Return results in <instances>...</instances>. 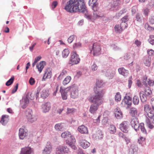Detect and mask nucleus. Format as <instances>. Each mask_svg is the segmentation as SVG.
<instances>
[{"label": "nucleus", "mask_w": 154, "mask_h": 154, "mask_svg": "<svg viewBox=\"0 0 154 154\" xmlns=\"http://www.w3.org/2000/svg\"><path fill=\"white\" fill-rule=\"evenodd\" d=\"M149 12V9L147 8L144 9L143 10V14L145 16H148Z\"/></svg>", "instance_id": "nucleus-61"}, {"label": "nucleus", "mask_w": 154, "mask_h": 154, "mask_svg": "<svg viewBox=\"0 0 154 154\" xmlns=\"http://www.w3.org/2000/svg\"><path fill=\"white\" fill-rule=\"evenodd\" d=\"M32 113V110L30 109H28L26 110V118L28 121L31 123L37 120V117L33 115Z\"/></svg>", "instance_id": "nucleus-5"}, {"label": "nucleus", "mask_w": 154, "mask_h": 154, "mask_svg": "<svg viewBox=\"0 0 154 154\" xmlns=\"http://www.w3.org/2000/svg\"><path fill=\"white\" fill-rule=\"evenodd\" d=\"M150 61V57H145L143 60V62L146 66H149L151 65Z\"/></svg>", "instance_id": "nucleus-33"}, {"label": "nucleus", "mask_w": 154, "mask_h": 154, "mask_svg": "<svg viewBox=\"0 0 154 154\" xmlns=\"http://www.w3.org/2000/svg\"><path fill=\"white\" fill-rule=\"evenodd\" d=\"M51 108V104L48 102L42 104L41 106V109L44 113L48 112Z\"/></svg>", "instance_id": "nucleus-14"}, {"label": "nucleus", "mask_w": 154, "mask_h": 154, "mask_svg": "<svg viewBox=\"0 0 154 154\" xmlns=\"http://www.w3.org/2000/svg\"><path fill=\"white\" fill-rule=\"evenodd\" d=\"M91 68L92 70L94 71L97 69V66L96 64L94 63L92 66Z\"/></svg>", "instance_id": "nucleus-63"}, {"label": "nucleus", "mask_w": 154, "mask_h": 154, "mask_svg": "<svg viewBox=\"0 0 154 154\" xmlns=\"http://www.w3.org/2000/svg\"><path fill=\"white\" fill-rule=\"evenodd\" d=\"M140 99L142 102L146 101L147 99L148 96L146 95L145 94L143 93V91L140 92Z\"/></svg>", "instance_id": "nucleus-34"}, {"label": "nucleus", "mask_w": 154, "mask_h": 154, "mask_svg": "<svg viewBox=\"0 0 154 154\" xmlns=\"http://www.w3.org/2000/svg\"><path fill=\"white\" fill-rule=\"evenodd\" d=\"M81 46V44L80 42L75 43L73 46L74 49L78 47H80Z\"/></svg>", "instance_id": "nucleus-60"}, {"label": "nucleus", "mask_w": 154, "mask_h": 154, "mask_svg": "<svg viewBox=\"0 0 154 154\" xmlns=\"http://www.w3.org/2000/svg\"><path fill=\"white\" fill-rule=\"evenodd\" d=\"M92 9L94 11L93 13V19H95L97 18L100 17V16L99 15V12L97 11L98 8L97 5H92Z\"/></svg>", "instance_id": "nucleus-17"}, {"label": "nucleus", "mask_w": 154, "mask_h": 154, "mask_svg": "<svg viewBox=\"0 0 154 154\" xmlns=\"http://www.w3.org/2000/svg\"><path fill=\"white\" fill-rule=\"evenodd\" d=\"M120 25L123 31L127 28L128 26V24L125 22H122Z\"/></svg>", "instance_id": "nucleus-48"}, {"label": "nucleus", "mask_w": 154, "mask_h": 154, "mask_svg": "<svg viewBox=\"0 0 154 154\" xmlns=\"http://www.w3.org/2000/svg\"><path fill=\"white\" fill-rule=\"evenodd\" d=\"M103 84L104 83L102 80H97L96 83V87L95 88H97V90H99V91H101V90L99 89L98 88H101L103 85Z\"/></svg>", "instance_id": "nucleus-35"}, {"label": "nucleus", "mask_w": 154, "mask_h": 154, "mask_svg": "<svg viewBox=\"0 0 154 154\" xmlns=\"http://www.w3.org/2000/svg\"><path fill=\"white\" fill-rule=\"evenodd\" d=\"M121 104L123 106H125L126 105H131L132 104L131 98L129 96H125Z\"/></svg>", "instance_id": "nucleus-12"}, {"label": "nucleus", "mask_w": 154, "mask_h": 154, "mask_svg": "<svg viewBox=\"0 0 154 154\" xmlns=\"http://www.w3.org/2000/svg\"><path fill=\"white\" fill-rule=\"evenodd\" d=\"M115 31L117 33H121L122 30L119 25H116L114 27Z\"/></svg>", "instance_id": "nucleus-44"}, {"label": "nucleus", "mask_w": 154, "mask_h": 154, "mask_svg": "<svg viewBox=\"0 0 154 154\" xmlns=\"http://www.w3.org/2000/svg\"><path fill=\"white\" fill-rule=\"evenodd\" d=\"M109 132L111 134H114L116 132V127L113 125H111L109 128Z\"/></svg>", "instance_id": "nucleus-43"}, {"label": "nucleus", "mask_w": 154, "mask_h": 154, "mask_svg": "<svg viewBox=\"0 0 154 154\" xmlns=\"http://www.w3.org/2000/svg\"><path fill=\"white\" fill-rule=\"evenodd\" d=\"M66 91H70V97L73 99L77 98L79 96V91L77 87L73 85L66 88Z\"/></svg>", "instance_id": "nucleus-3"}, {"label": "nucleus", "mask_w": 154, "mask_h": 154, "mask_svg": "<svg viewBox=\"0 0 154 154\" xmlns=\"http://www.w3.org/2000/svg\"><path fill=\"white\" fill-rule=\"evenodd\" d=\"M145 28L146 29L150 31H152L154 29V28L151 26L147 23H146L145 24Z\"/></svg>", "instance_id": "nucleus-46"}, {"label": "nucleus", "mask_w": 154, "mask_h": 154, "mask_svg": "<svg viewBox=\"0 0 154 154\" xmlns=\"http://www.w3.org/2000/svg\"><path fill=\"white\" fill-rule=\"evenodd\" d=\"M71 79V77L70 76H67L64 80L63 81V84L64 85H66L69 82Z\"/></svg>", "instance_id": "nucleus-40"}, {"label": "nucleus", "mask_w": 154, "mask_h": 154, "mask_svg": "<svg viewBox=\"0 0 154 154\" xmlns=\"http://www.w3.org/2000/svg\"><path fill=\"white\" fill-rule=\"evenodd\" d=\"M78 130L82 134H87L88 133L87 127L83 125H81L78 127Z\"/></svg>", "instance_id": "nucleus-26"}, {"label": "nucleus", "mask_w": 154, "mask_h": 154, "mask_svg": "<svg viewBox=\"0 0 154 154\" xmlns=\"http://www.w3.org/2000/svg\"><path fill=\"white\" fill-rule=\"evenodd\" d=\"M67 71L66 70H63L61 72L58 77V79L59 80L61 79L64 76H66L67 74Z\"/></svg>", "instance_id": "nucleus-37"}, {"label": "nucleus", "mask_w": 154, "mask_h": 154, "mask_svg": "<svg viewBox=\"0 0 154 154\" xmlns=\"http://www.w3.org/2000/svg\"><path fill=\"white\" fill-rule=\"evenodd\" d=\"M99 106L95 104L91 105L89 109L90 112L92 114H94L96 113Z\"/></svg>", "instance_id": "nucleus-20"}, {"label": "nucleus", "mask_w": 154, "mask_h": 154, "mask_svg": "<svg viewBox=\"0 0 154 154\" xmlns=\"http://www.w3.org/2000/svg\"><path fill=\"white\" fill-rule=\"evenodd\" d=\"M75 36L74 35L70 36L68 38V41L69 43H72L73 40L75 38Z\"/></svg>", "instance_id": "nucleus-54"}, {"label": "nucleus", "mask_w": 154, "mask_h": 154, "mask_svg": "<svg viewBox=\"0 0 154 154\" xmlns=\"http://www.w3.org/2000/svg\"><path fill=\"white\" fill-rule=\"evenodd\" d=\"M70 133L68 131H65L63 133L61 134V137H62L65 139L67 138L69 139V138L70 136Z\"/></svg>", "instance_id": "nucleus-38"}, {"label": "nucleus", "mask_w": 154, "mask_h": 154, "mask_svg": "<svg viewBox=\"0 0 154 154\" xmlns=\"http://www.w3.org/2000/svg\"><path fill=\"white\" fill-rule=\"evenodd\" d=\"M60 91L61 92L62 99L66 100L67 98V92L69 91H66V88L63 89L61 87H60Z\"/></svg>", "instance_id": "nucleus-27"}, {"label": "nucleus", "mask_w": 154, "mask_h": 154, "mask_svg": "<svg viewBox=\"0 0 154 154\" xmlns=\"http://www.w3.org/2000/svg\"><path fill=\"white\" fill-rule=\"evenodd\" d=\"M97 0H89L88 1V4L90 6L92 5H97Z\"/></svg>", "instance_id": "nucleus-50"}, {"label": "nucleus", "mask_w": 154, "mask_h": 154, "mask_svg": "<svg viewBox=\"0 0 154 154\" xmlns=\"http://www.w3.org/2000/svg\"><path fill=\"white\" fill-rule=\"evenodd\" d=\"M69 53V51L68 49H64L62 52V56L64 58L67 57Z\"/></svg>", "instance_id": "nucleus-39"}, {"label": "nucleus", "mask_w": 154, "mask_h": 154, "mask_svg": "<svg viewBox=\"0 0 154 154\" xmlns=\"http://www.w3.org/2000/svg\"><path fill=\"white\" fill-rule=\"evenodd\" d=\"M101 49V46L100 44L95 42L93 44L91 52H93L94 56H97L100 54Z\"/></svg>", "instance_id": "nucleus-4"}, {"label": "nucleus", "mask_w": 154, "mask_h": 154, "mask_svg": "<svg viewBox=\"0 0 154 154\" xmlns=\"http://www.w3.org/2000/svg\"><path fill=\"white\" fill-rule=\"evenodd\" d=\"M136 19L137 21H141L142 19L140 15L137 14L136 15Z\"/></svg>", "instance_id": "nucleus-62"}, {"label": "nucleus", "mask_w": 154, "mask_h": 154, "mask_svg": "<svg viewBox=\"0 0 154 154\" xmlns=\"http://www.w3.org/2000/svg\"><path fill=\"white\" fill-rule=\"evenodd\" d=\"M21 107L23 109L25 108L29 103V99L26 97L23 98L20 100Z\"/></svg>", "instance_id": "nucleus-18"}, {"label": "nucleus", "mask_w": 154, "mask_h": 154, "mask_svg": "<svg viewBox=\"0 0 154 154\" xmlns=\"http://www.w3.org/2000/svg\"><path fill=\"white\" fill-rule=\"evenodd\" d=\"M139 100L138 96L136 95L134 96L133 98V103L135 105H137L139 103Z\"/></svg>", "instance_id": "nucleus-42"}, {"label": "nucleus", "mask_w": 154, "mask_h": 154, "mask_svg": "<svg viewBox=\"0 0 154 154\" xmlns=\"http://www.w3.org/2000/svg\"><path fill=\"white\" fill-rule=\"evenodd\" d=\"M52 75V72L50 68H48L46 69L43 77V80L45 81L47 79H50Z\"/></svg>", "instance_id": "nucleus-13"}, {"label": "nucleus", "mask_w": 154, "mask_h": 154, "mask_svg": "<svg viewBox=\"0 0 154 154\" xmlns=\"http://www.w3.org/2000/svg\"><path fill=\"white\" fill-rule=\"evenodd\" d=\"M86 8L84 0H70L64 7L65 9L70 13L83 12L85 11Z\"/></svg>", "instance_id": "nucleus-1"}, {"label": "nucleus", "mask_w": 154, "mask_h": 154, "mask_svg": "<svg viewBox=\"0 0 154 154\" xmlns=\"http://www.w3.org/2000/svg\"><path fill=\"white\" fill-rule=\"evenodd\" d=\"M58 2L57 1H54L53 2L51 5V6L52 9H54L56 8Z\"/></svg>", "instance_id": "nucleus-57"}, {"label": "nucleus", "mask_w": 154, "mask_h": 154, "mask_svg": "<svg viewBox=\"0 0 154 154\" xmlns=\"http://www.w3.org/2000/svg\"><path fill=\"white\" fill-rule=\"evenodd\" d=\"M9 116L6 115H3L0 121L1 123L3 125H5L8 122Z\"/></svg>", "instance_id": "nucleus-28"}, {"label": "nucleus", "mask_w": 154, "mask_h": 154, "mask_svg": "<svg viewBox=\"0 0 154 154\" xmlns=\"http://www.w3.org/2000/svg\"><path fill=\"white\" fill-rule=\"evenodd\" d=\"M144 80L145 81L144 82L147 81L148 85L149 86H152L154 85V81L150 79H147V77L146 76L144 77Z\"/></svg>", "instance_id": "nucleus-30"}, {"label": "nucleus", "mask_w": 154, "mask_h": 154, "mask_svg": "<svg viewBox=\"0 0 154 154\" xmlns=\"http://www.w3.org/2000/svg\"><path fill=\"white\" fill-rule=\"evenodd\" d=\"M35 82V80L32 77L30 78L29 80V82L31 85H34Z\"/></svg>", "instance_id": "nucleus-55"}, {"label": "nucleus", "mask_w": 154, "mask_h": 154, "mask_svg": "<svg viewBox=\"0 0 154 154\" xmlns=\"http://www.w3.org/2000/svg\"><path fill=\"white\" fill-rule=\"evenodd\" d=\"M129 125L128 122L124 121L120 125V128L122 131L127 133L128 131Z\"/></svg>", "instance_id": "nucleus-11"}, {"label": "nucleus", "mask_w": 154, "mask_h": 154, "mask_svg": "<svg viewBox=\"0 0 154 154\" xmlns=\"http://www.w3.org/2000/svg\"><path fill=\"white\" fill-rule=\"evenodd\" d=\"M94 90L95 95L93 96L90 97L88 100L90 102L99 106L103 103V97L106 91L103 89L99 91L97 90V88H94Z\"/></svg>", "instance_id": "nucleus-2"}, {"label": "nucleus", "mask_w": 154, "mask_h": 154, "mask_svg": "<svg viewBox=\"0 0 154 154\" xmlns=\"http://www.w3.org/2000/svg\"><path fill=\"white\" fill-rule=\"evenodd\" d=\"M115 117L117 119H121L123 117V114L119 108H116L115 109Z\"/></svg>", "instance_id": "nucleus-24"}, {"label": "nucleus", "mask_w": 154, "mask_h": 154, "mask_svg": "<svg viewBox=\"0 0 154 154\" xmlns=\"http://www.w3.org/2000/svg\"><path fill=\"white\" fill-rule=\"evenodd\" d=\"M152 106V109H154V98H152L151 99L150 102Z\"/></svg>", "instance_id": "nucleus-64"}, {"label": "nucleus", "mask_w": 154, "mask_h": 154, "mask_svg": "<svg viewBox=\"0 0 154 154\" xmlns=\"http://www.w3.org/2000/svg\"><path fill=\"white\" fill-rule=\"evenodd\" d=\"M32 152L30 147H25L21 149L20 154H31Z\"/></svg>", "instance_id": "nucleus-22"}, {"label": "nucleus", "mask_w": 154, "mask_h": 154, "mask_svg": "<svg viewBox=\"0 0 154 154\" xmlns=\"http://www.w3.org/2000/svg\"><path fill=\"white\" fill-rule=\"evenodd\" d=\"M45 64V62L44 61H41L37 64L36 66V68L39 73H41L42 72Z\"/></svg>", "instance_id": "nucleus-25"}, {"label": "nucleus", "mask_w": 154, "mask_h": 154, "mask_svg": "<svg viewBox=\"0 0 154 154\" xmlns=\"http://www.w3.org/2000/svg\"><path fill=\"white\" fill-rule=\"evenodd\" d=\"M52 147L50 143L48 142L43 150L42 153L43 154H49L51 151Z\"/></svg>", "instance_id": "nucleus-15"}, {"label": "nucleus", "mask_w": 154, "mask_h": 154, "mask_svg": "<svg viewBox=\"0 0 154 154\" xmlns=\"http://www.w3.org/2000/svg\"><path fill=\"white\" fill-rule=\"evenodd\" d=\"M144 108V111L146 113L152 110L149 105L147 104L145 105Z\"/></svg>", "instance_id": "nucleus-45"}, {"label": "nucleus", "mask_w": 154, "mask_h": 154, "mask_svg": "<svg viewBox=\"0 0 154 154\" xmlns=\"http://www.w3.org/2000/svg\"><path fill=\"white\" fill-rule=\"evenodd\" d=\"M40 94L41 97L43 99H45L49 95L48 90L46 89H42Z\"/></svg>", "instance_id": "nucleus-21"}, {"label": "nucleus", "mask_w": 154, "mask_h": 154, "mask_svg": "<svg viewBox=\"0 0 154 154\" xmlns=\"http://www.w3.org/2000/svg\"><path fill=\"white\" fill-rule=\"evenodd\" d=\"M146 123L148 127L150 129H152L154 128L153 125L151 124L149 119H148Z\"/></svg>", "instance_id": "nucleus-53"}, {"label": "nucleus", "mask_w": 154, "mask_h": 154, "mask_svg": "<svg viewBox=\"0 0 154 154\" xmlns=\"http://www.w3.org/2000/svg\"><path fill=\"white\" fill-rule=\"evenodd\" d=\"M140 127L141 131L143 133L146 134V131L144 128V124L143 123H141L140 125Z\"/></svg>", "instance_id": "nucleus-49"}, {"label": "nucleus", "mask_w": 154, "mask_h": 154, "mask_svg": "<svg viewBox=\"0 0 154 154\" xmlns=\"http://www.w3.org/2000/svg\"><path fill=\"white\" fill-rule=\"evenodd\" d=\"M39 93V91L37 90L36 92L33 91L32 92L28 93L26 94V97L27 99L30 100H34L35 98L36 99L38 97Z\"/></svg>", "instance_id": "nucleus-9"}, {"label": "nucleus", "mask_w": 154, "mask_h": 154, "mask_svg": "<svg viewBox=\"0 0 154 154\" xmlns=\"http://www.w3.org/2000/svg\"><path fill=\"white\" fill-rule=\"evenodd\" d=\"M115 100L117 102L120 101L121 100V95L119 92L116 93L115 97Z\"/></svg>", "instance_id": "nucleus-41"}, {"label": "nucleus", "mask_w": 154, "mask_h": 154, "mask_svg": "<svg viewBox=\"0 0 154 154\" xmlns=\"http://www.w3.org/2000/svg\"><path fill=\"white\" fill-rule=\"evenodd\" d=\"M14 79V76L11 77V78L6 82V85L7 86L11 85L13 82Z\"/></svg>", "instance_id": "nucleus-47"}, {"label": "nucleus", "mask_w": 154, "mask_h": 154, "mask_svg": "<svg viewBox=\"0 0 154 154\" xmlns=\"http://www.w3.org/2000/svg\"><path fill=\"white\" fill-rule=\"evenodd\" d=\"M75 109L74 108H68L67 109L66 113L68 114L73 113L75 112Z\"/></svg>", "instance_id": "nucleus-52"}, {"label": "nucleus", "mask_w": 154, "mask_h": 154, "mask_svg": "<svg viewBox=\"0 0 154 154\" xmlns=\"http://www.w3.org/2000/svg\"><path fill=\"white\" fill-rule=\"evenodd\" d=\"M54 128L57 131H62L64 129V127L61 123L56 124L55 125Z\"/></svg>", "instance_id": "nucleus-36"}, {"label": "nucleus", "mask_w": 154, "mask_h": 154, "mask_svg": "<svg viewBox=\"0 0 154 154\" xmlns=\"http://www.w3.org/2000/svg\"><path fill=\"white\" fill-rule=\"evenodd\" d=\"M118 71L120 74L124 76H127L128 74V71L123 67L119 68L118 69Z\"/></svg>", "instance_id": "nucleus-29"}, {"label": "nucleus", "mask_w": 154, "mask_h": 154, "mask_svg": "<svg viewBox=\"0 0 154 154\" xmlns=\"http://www.w3.org/2000/svg\"><path fill=\"white\" fill-rule=\"evenodd\" d=\"M76 141L74 137L71 134L70 136L69 137V139L66 140V142L67 144L69 145L71 148L74 150H76L77 149V147L75 146L74 143Z\"/></svg>", "instance_id": "nucleus-8"}, {"label": "nucleus", "mask_w": 154, "mask_h": 154, "mask_svg": "<svg viewBox=\"0 0 154 154\" xmlns=\"http://www.w3.org/2000/svg\"><path fill=\"white\" fill-rule=\"evenodd\" d=\"M18 83L17 84L14 88L11 91V93L12 94H13L15 92L17 91L18 89Z\"/></svg>", "instance_id": "nucleus-58"}, {"label": "nucleus", "mask_w": 154, "mask_h": 154, "mask_svg": "<svg viewBox=\"0 0 154 154\" xmlns=\"http://www.w3.org/2000/svg\"><path fill=\"white\" fill-rule=\"evenodd\" d=\"M19 135L20 138L23 139L28 135V132L23 128H21L19 130Z\"/></svg>", "instance_id": "nucleus-16"}, {"label": "nucleus", "mask_w": 154, "mask_h": 154, "mask_svg": "<svg viewBox=\"0 0 154 154\" xmlns=\"http://www.w3.org/2000/svg\"><path fill=\"white\" fill-rule=\"evenodd\" d=\"M148 117L151 120L152 122L154 124V114L153 111L152 110L146 113Z\"/></svg>", "instance_id": "nucleus-31"}, {"label": "nucleus", "mask_w": 154, "mask_h": 154, "mask_svg": "<svg viewBox=\"0 0 154 154\" xmlns=\"http://www.w3.org/2000/svg\"><path fill=\"white\" fill-rule=\"evenodd\" d=\"M129 113L132 117L134 118H137L138 116L137 110V108L134 107H131L130 108Z\"/></svg>", "instance_id": "nucleus-23"}, {"label": "nucleus", "mask_w": 154, "mask_h": 154, "mask_svg": "<svg viewBox=\"0 0 154 154\" xmlns=\"http://www.w3.org/2000/svg\"><path fill=\"white\" fill-rule=\"evenodd\" d=\"M147 54L149 56H152L154 54V51L150 49L147 51Z\"/></svg>", "instance_id": "nucleus-59"}, {"label": "nucleus", "mask_w": 154, "mask_h": 154, "mask_svg": "<svg viewBox=\"0 0 154 154\" xmlns=\"http://www.w3.org/2000/svg\"><path fill=\"white\" fill-rule=\"evenodd\" d=\"M148 41L151 44L154 45V35H150Z\"/></svg>", "instance_id": "nucleus-51"}, {"label": "nucleus", "mask_w": 154, "mask_h": 154, "mask_svg": "<svg viewBox=\"0 0 154 154\" xmlns=\"http://www.w3.org/2000/svg\"><path fill=\"white\" fill-rule=\"evenodd\" d=\"M79 143L80 146L84 149H86L90 145V143L85 139H82L80 140Z\"/></svg>", "instance_id": "nucleus-19"}, {"label": "nucleus", "mask_w": 154, "mask_h": 154, "mask_svg": "<svg viewBox=\"0 0 154 154\" xmlns=\"http://www.w3.org/2000/svg\"><path fill=\"white\" fill-rule=\"evenodd\" d=\"M71 56L70 57L69 63L72 65L77 64L80 60L79 58V55L77 54L75 51H73L71 54Z\"/></svg>", "instance_id": "nucleus-6"}, {"label": "nucleus", "mask_w": 154, "mask_h": 154, "mask_svg": "<svg viewBox=\"0 0 154 154\" xmlns=\"http://www.w3.org/2000/svg\"><path fill=\"white\" fill-rule=\"evenodd\" d=\"M149 21L150 24H154V17H150L149 18Z\"/></svg>", "instance_id": "nucleus-56"}, {"label": "nucleus", "mask_w": 154, "mask_h": 154, "mask_svg": "<svg viewBox=\"0 0 154 154\" xmlns=\"http://www.w3.org/2000/svg\"><path fill=\"white\" fill-rule=\"evenodd\" d=\"M70 152L69 149L65 146H59L56 150V154H68Z\"/></svg>", "instance_id": "nucleus-7"}, {"label": "nucleus", "mask_w": 154, "mask_h": 154, "mask_svg": "<svg viewBox=\"0 0 154 154\" xmlns=\"http://www.w3.org/2000/svg\"><path fill=\"white\" fill-rule=\"evenodd\" d=\"M131 125L132 127H133L136 131H138L140 127V124L139 123L138 120L137 118H133L131 121Z\"/></svg>", "instance_id": "nucleus-10"}, {"label": "nucleus", "mask_w": 154, "mask_h": 154, "mask_svg": "<svg viewBox=\"0 0 154 154\" xmlns=\"http://www.w3.org/2000/svg\"><path fill=\"white\" fill-rule=\"evenodd\" d=\"M145 94L149 97H151L152 94V91L149 87H146L144 88Z\"/></svg>", "instance_id": "nucleus-32"}]
</instances>
